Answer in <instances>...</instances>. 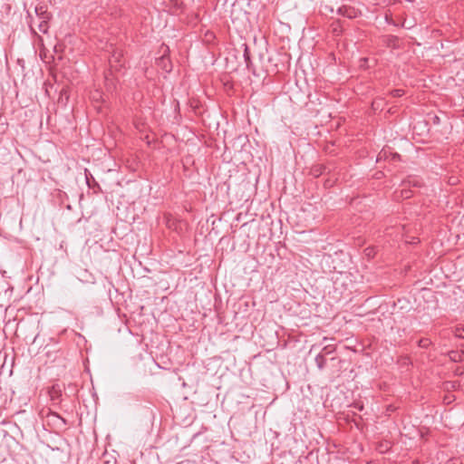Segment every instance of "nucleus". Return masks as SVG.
<instances>
[{
    "label": "nucleus",
    "instance_id": "nucleus-1",
    "mask_svg": "<svg viewBox=\"0 0 464 464\" xmlns=\"http://www.w3.org/2000/svg\"><path fill=\"white\" fill-rule=\"evenodd\" d=\"M160 56L156 58V66L158 70H161L163 72H169L172 70V63L169 56V48L168 45L162 44L160 47Z\"/></svg>",
    "mask_w": 464,
    "mask_h": 464
},
{
    "label": "nucleus",
    "instance_id": "nucleus-2",
    "mask_svg": "<svg viewBox=\"0 0 464 464\" xmlns=\"http://www.w3.org/2000/svg\"><path fill=\"white\" fill-rule=\"evenodd\" d=\"M338 14L349 19H354L361 15V11L353 6L343 5L339 7Z\"/></svg>",
    "mask_w": 464,
    "mask_h": 464
},
{
    "label": "nucleus",
    "instance_id": "nucleus-3",
    "mask_svg": "<svg viewBox=\"0 0 464 464\" xmlns=\"http://www.w3.org/2000/svg\"><path fill=\"white\" fill-rule=\"evenodd\" d=\"M35 12L37 15L39 16V23L37 24L38 29L41 33L45 34L48 31V20H49V14L46 12H41L39 13V9L36 8Z\"/></svg>",
    "mask_w": 464,
    "mask_h": 464
},
{
    "label": "nucleus",
    "instance_id": "nucleus-4",
    "mask_svg": "<svg viewBox=\"0 0 464 464\" xmlns=\"http://www.w3.org/2000/svg\"><path fill=\"white\" fill-rule=\"evenodd\" d=\"M243 47H244V53H243L244 60H245L246 67L248 69H250V66L252 64L251 56H250V50H249V47L247 46L246 44H244Z\"/></svg>",
    "mask_w": 464,
    "mask_h": 464
},
{
    "label": "nucleus",
    "instance_id": "nucleus-5",
    "mask_svg": "<svg viewBox=\"0 0 464 464\" xmlns=\"http://www.w3.org/2000/svg\"><path fill=\"white\" fill-rule=\"evenodd\" d=\"M40 57L46 63H53L55 66L57 65L56 64V57L53 54L48 55L44 51H41Z\"/></svg>",
    "mask_w": 464,
    "mask_h": 464
},
{
    "label": "nucleus",
    "instance_id": "nucleus-6",
    "mask_svg": "<svg viewBox=\"0 0 464 464\" xmlns=\"http://www.w3.org/2000/svg\"><path fill=\"white\" fill-rule=\"evenodd\" d=\"M315 363H316V366L317 368L322 371L324 367H325V364H326V359L325 357L324 356V353H318L316 356H315Z\"/></svg>",
    "mask_w": 464,
    "mask_h": 464
},
{
    "label": "nucleus",
    "instance_id": "nucleus-7",
    "mask_svg": "<svg viewBox=\"0 0 464 464\" xmlns=\"http://www.w3.org/2000/svg\"><path fill=\"white\" fill-rule=\"evenodd\" d=\"M398 41H399V39L397 36L388 35V36H386L385 43H386L387 46H389V47H396Z\"/></svg>",
    "mask_w": 464,
    "mask_h": 464
},
{
    "label": "nucleus",
    "instance_id": "nucleus-8",
    "mask_svg": "<svg viewBox=\"0 0 464 464\" xmlns=\"http://www.w3.org/2000/svg\"><path fill=\"white\" fill-rule=\"evenodd\" d=\"M335 351V346L333 344H327L323 347L321 352L319 353H324V356L325 357L328 354L333 353Z\"/></svg>",
    "mask_w": 464,
    "mask_h": 464
},
{
    "label": "nucleus",
    "instance_id": "nucleus-9",
    "mask_svg": "<svg viewBox=\"0 0 464 464\" xmlns=\"http://www.w3.org/2000/svg\"><path fill=\"white\" fill-rule=\"evenodd\" d=\"M450 358L454 362H459L462 361V354L460 352L451 351L450 353Z\"/></svg>",
    "mask_w": 464,
    "mask_h": 464
},
{
    "label": "nucleus",
    "instance_id": "nucleus-10",
    "mask_svg": "<svg viewBox=\"0 0 464 464\" xmlns=\"http://www.w3.org/2000/svg\"><path fill=\"white\" fill-rule=\"evenodd\" d=\"M431 344V341L429 338H421L418 342V345L420 348H428Z\"/></svg>",
    "mask_w": 464,
    "mask_h": 464
},
{
    "label": "nucleus",
    "instance_id": "nucleus-11",
    "mask_svg": "<svg viewBox=\"0 0 464 464\" xmlns=\"http://www.w3.org/2000/svg\"><path fill=\"white\" fill-rule=\"evenodd\" d=\"M389 153L390 151H388L387 150H382L377 156V161L382 160H388L390 158Z\"/></svg>",
    "mask_w": 464,
    "mask_h": 464
},
{
    "label": "nucleus",
    "instance_id": "nucleus-12",
    "mask_svg": "<svg viewBox=\"0 0 464 464\" xmlns=\"http://www.w3.org/2000/svg\"><path fill=\"white\" fill-rule=\"evenodd\" d=\"M454 335L459 339H464V328L456 327L453 331Z\"/></svg>",
    "mask_w": 464,
    "mask_h": 464
},
{
    "label": "nucleus",
    "instance_id": "nucleus-13",
    "mask_svg": "<svg viewBox=\"0 0 464 464\" xmlns=\"http://www.w3.org/2000/svg\"><path fill=\"white\" fill-rule=\"evenodd\" d=\"M359 66L362 69H367L370 67L369 59L368 58H361L359 61Z\"/></svg>",
    "mask_w": 464,
    "mask_h": 464
},
{
    "label": "nucleus",
    "instance_id": "nucleus-14",
    "mask_svg": "<svg viewBox=\"0 0 464 464\" xmlns=\"http://www.w3.org/2000/svg\"><path fill=\"white\" fill-rule=\"evenodd\" d=\"M405 93L404 89H392L391 94L392 97H401Z\"/></svg>",
    "mask_w": 464,
    "mask_h": 464
},
{
    "label": "nucleus",
    "instance_id": "nucleus-15",
    "mask_svg": "<svg viewBox=\"0 0 464 464\" xmlns=\"http://www.w3.org/2000/svg\"><path fill=\"white\" fill-rule=\"evenodd\" d=\"M385 22L389 24H392L395 26L397 25V24L393 21L392 14L388 13L385 14Z\"/></svg>",
    "mask_w": 464,
    "mask_h": 464
},
{
    "label": "nucleus",
    "instance_id": "nucleus-16",
    "mask_svg": "<svg viewBox=\"0 0 464 464\" xmlns=\"http://www.w3.org/2000/svg\"><path fill=\"white\" fill-rule=\"evenodd\" d=\"M401 196L405 198H409L412 196L411 194V190H407V189H402L401 190Z\"/></svg>",
    "mask_w": 464,
    "mask_h": 464
},
{
    "label": "nucleus",
    "instance_id": "nucleus-17",
    "mask_svg": "<svg viewBox=\"0 0 464 464\" xmlns=\"http://www.w3.org/2000/svg\"><path fill=\"white\" fill-rule=\"evenodd\" d=\"M389 155H390L391 160H392V161H396L400 159V155L398 153L390 152Z\"/></svg>",
    "mask_w": 464,
    "mask_h": 464
},
{
    "label": "nucleus",
    "instance_id": "nucleus-18",
    "mask_svg": "<svg viewBox=\"0 0 464 464\" xmlns=\"http://www.w3.org/2000/svg\"><path fill=\"white\" fill-rule=\"evenodd\" d=\"M60 95H61V97L64 96L66 99H68V97H69L68 89H62Z\"/></svg>",
    "mask_w": 464,
    "mask_h": 464
},
{
    "label": "nucleus",
    "instance_id": "nucleus-19",
    "mask_svg": "<svg viewBox=\"0 0 464 464\" xmlns=\"http://www.w3.org/2000/svg\"><path fill=\"white\" fill-rule=\"evenodd\" d=\"M59 48H60V46H59V45H55V46H54L53 51H54V53H58V52H59Z\"/></svg>",
    "mask_w": 464,
    "mask_h": 464
},
{
    "label": "nucleus",
    "instance_id": "nucleus-20",
    "mask_svg": "<svg viewBox=\"0 0 464 464\" xmlns=\"http://www.w3.org/2000/svg\"><path fill=\"white\" fill-rule=\"evenodd\" d=\"M86 181H87L88 186L91 188V187H92V185H91V183H90V179H89L88 176H86Z\"/></svg>",
    "mask_w": 464,
    "mask_h": 464
},
{
    "label": "nucleus",
    "instance_id": "nucleus-21",
    "mask_svg": "<svg viewBox=\"0 0 464 464\" xmlns=\"http://www.w3.org/2000/svg\"><path fill=\"white\" fill-rule=\"evenodd\" d=\"M307 97H308V99L310 100V102H313V101H312V94H311L310 92H308V93H307Z\"/></svg>",
    "mask_w": 464,
    "mask_h": 464
},
{
    "label": "nucleus",
    "instance_id": "nucleus-22",
    "mask_svg": "<svg viewBox=\"0 0 464 464\" xmlns=\"http://www.w3.org/2000/svg\"><path fill=\"white\" fill-rule=\"evenodd\" d=\"M355 407H356L358 410H360V411H362V410L363 409V406H362V405H358V406L356 405Z\"/></svg>",
    "mask_w": 464,
    "mask_h": 464
},
{
    "label": "nucleus",
    "instance_id": "nucleus-23",
    "mask_svg": "<svg viewBox=\"0 0 464 464\" xmlns=\"http://www.w3.org/2000/svg\"><path fill=\"white\" fill-rule=\"evenodd\" d=\"M460 353H461V354H462V356H463V355H464V344L462 345V349H461V352H460Z\"/></svg>",
    "mask_w": 464,
    "mask_h": 464
},
{
    "label": "nucleus",
    "instance_id": "nucleus-24",
    "mask_svg": "<svg viewBox=\"0 0 464 464\" xmlns=\"http://www.w3.org/2000/svg\"><path fill=\"white\" fill-rule=\"evenodd\" d=\"M44 91H45V93H46L47 95H49L48 88H45V89H44Z\"/></svg>",
    "mask_w": 464,
    "mask_h": 464
},
{
    "label": "nucleus",
    "instance_id": "nucleus-25",
    "mask_svg": "<svg viewBox=\"0 0 464 464\" xmlns=\"http://www.w3.org/2000/svg\"><path fill=\"white\" fill-rule=\"evenodd\" d=\"M57 59L58 60H62V56L61 55H57Z\"/></svg>",
    "mask_w": 464,
    "mask_h": 464
},
{
    "label": "nucleus",
    "instance_id": "nucleus-26",
    "mask_svg": "<svg viewBox=\"0 0 464 464\" xmlns=\"http://www.w3.org/2000/svg\"><path fill=\"white\" fill-rule=\"evenodd\" d=\"M93 183H94L95 186L99 187L98 183L95 180H93Z\"/></svg>",
    "mask_w": 464,
    "mask_h": 464
},
{
    "label": "nucleus",
    "instance_id": "nucleus-27",
    "mask_svg": "<svg viewBox=\"0 0 464 464\" xmlns=\"http://www.w3.org/2000/svg\"><path fill=\"white\" fill-rule=\"evenodd\" d=\"M414 186H418V183L416 181L413 182Z\"/></svg>",
    "mask_w": 464,
    "mask_h": 464
}]
</instances>
